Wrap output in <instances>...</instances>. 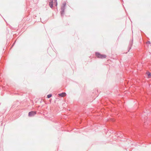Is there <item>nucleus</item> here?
<instances>
[{
	"label": "nucleus",
	"mask_w": 151,
	"mask_h": 151,
	"mask_svg": "<svg viewBox=\"0 0 151 151\" xmlns=\"http://www.w3.org/2000/svg\"><path fill=\"white\" fill-rule=\"evenodd\" d=\"M55 3V6H57V5H58L57 2H56V3Z\"/></svg>",
	"instance_id": "nucleus-9"
},
{
	"label": "nucleus",
	"mask_w": 151,
	"mask_h": 151,
	"mask_svg": "<svg viewBox=\"0 0 151 151\" xmlns=\"http://www.w3.org/2000/svg\"><path fill=\"white\" fill-rule=\"evenodd\" d=\"M15 43V42H14V43H13V44L12 45V47H13V45H14V44Z\"/></svg>",
	"instance_id": "nucleus-12"
},
{
	"label": "nucleus",
	"mask_w": 151,
	"mask_h": 151,
	"mask_svg": "<svg viewBox=\"0 0 151 151\" xmlns=\"http://www.w3.org/2000/svg\"><path fill=\"white\" fill-rule=\"evenodd\" d=\"M133 44V39L131 40L129 42V44L128 47V52H129L130 50L131 49L132 47V46Z\"/></svg>",
	"instance_id": "nucleus-3"
},
{
	"label": "nucleus",
	"mask_w": 151,
	"mask_h": 151,
	"mask_svg": "<svg viewBox=\"0 0 151 151\" xmlns=\"http://www.w3.org/2000/svg\"><path fill=\"white\" fill-rule=\"evenodd\" d=\"M147 43L148 44H150V41H148L147 42Z\"/></svg>",
	"instance_id": "nucleus-10"
},
{
	"label": "nucleus",
	"mask_w": 151,
	"mask_h": 151,
	"mask_svg": "<svg viewBox=\"0 0 151 151\" xmlns=\"http://www.w3.org/2000/svg\"><path fill=\"white\" fill-rule=\"evenodd\" d=\"M54 1H55V2L54 3L57 2V0H54Z\"/></svg>",
	"instance_id": "nucleus-11"
},
{
	"label": "nucleus",
	"mask_w": 151,
	"mask_h": 151,
	"mask_svg": "<svg viewBox=\"0 0 151 151\" xmlns=\"http://www.w3.org/2000/svg\"><path fill=\"white\" fill-rule=\"evenodd\" d=\"M52 96V94H49L47 95V98H51Z\"/></svg>",
	"instance_id": "nucleus-8"
},
{
	"label": "nucleus",
	"mask_w": 151,
	"mask_h": 151,
	"mask_svg": "<svg viewBox=\"0 0 151 151\" xmlns=\"http://www.w3.org/2000/svg\"><path fill=\"white\" fill-rule=\"evenodd\" d=\"M66 3L65 2L63 4V5L61 6V10L60 12V14L61 17H62L64 14L65 10V7L66 5Z\"/></svg>",
	"instance_id": "nucleus-1"
},
{
	"label": "nucleus",
	"mask_w": 151,
	"mask_h": 151,
	"mask_svg": "<svg viewBox=\"0 0 151 151\" xmlns=\"http://www.w3.org/2000/svg\"><path fill=\"white\" fill-rule=\"evenodd\" d=\"M42 22V23H44V22Z\"/></svg>",
	"instance_id": "nucleus-14"
},
{
	"label": "nucleus",
	"mask_w": 151,
	"mask_h": 151,
	"mask_svg": "<svg viewBox=\"0 0 151 151\" xmlns=\"http://www.w3.org/2000/svg\"><path fill=\"white\" fill-rule=\"evenodd\" d=\"M122 1H123V0H122Z\"/></svg>",
	"instance_id": "nucleus-13"
},
{
	"label": "nucleus",
	"mask_w": 151,
	"mask_h": 151,
	"mask_svg": "<svg viewBox=\"0 0 151 151\" xmlns=\"http://www.w3.org/2000/svg\"><path fill=\"white\" fill-rule=\"evenodd\" d=\"M36 114V111H32L29 112L28 116L29 117H32L34 116Z\"/></svg>",
	"instance_id": "nucleus-4"
},
{
	"label": "nucleus",
	"mask_w": 151,
	"mask_h": 151,
	"mask_svg": "<svg viewBox=\"0 0 151 151\" xmlns=\"http://www.w3.org/2000/svg\"><path fill=\"white\" fill-rule=\"evenodd\" d=\"M96 56L98 58L104 59L106 58V55L104 54H101L99 52H96L95 53Z\"/></svg>",
	"instance_id": "nucleus-2"
},
{
	"label": "nucleus",
	"mask_w": 151,
	"mask_h": 151,
	"mask_svg": "<svg viewBox=\"0 0 151 151\" xmlns=\"http://www.w3.org/2000/svg\"><path fill=\"white\" fill-rule=\"evenodd\" d=\"M48 1L49 2V6L51 8H52L53 7V0H48Z\"/></svg>",
	"instance_id": "nucleus-5"
},
{
	"label": "nucleus",
	"mask_w": 151,
	"mask_h": 151,
	"mask_svg": "<svg viewBox=\"0 0 151 151\" xmlns=\"http://www.w3.org/2000/svg\"><path fill=\"white\" fill-rule=\"evenodd\" d=\"M66 95V94L65 92H62L58 94V97H63L65 96Z\"/></svg>",
	"instance_id": "nucleus-6"
},
{
	"label": "nucleus",
	"mask_w": 151,
	"mask_h": 151,
	"mask_svg": "<svg viewBox=\"0 0 151 151\" xmlns=\"http://www.w3.org/2000/svg\"><path fill=\"white\" fill-rule=\"evenodd\" d=\"M146 74L148 76V78H150L151 77V73L149 71H147Z\"/></svg>",
	"instance_id": "nucleus-7"
},
{
	"label": "nucleus",
	"mask_w": 151,
	"mask_h": 151,
	"mask_svg": "<svg viewBox=\"0 0 151 151\" xmlns=\"http://www.w3.org/2000/svg\"><path fill=\"white\" fill-rule=\"evenodd\" d=\"M1 104V103L0 104Z\"/></svg>",
	"instance_id": "nucleus-15"
}]
</instances>
